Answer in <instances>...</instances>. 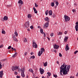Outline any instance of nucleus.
I'll use <instances>...</instances> for the list:
<instances>
[{"instance_id": "obj_38", "label": "nucleus", "mask_w": 78, "mask_h": 78, "mask_svg": "<svg viewBox=\"0 0 78 78\" xmlns=\"http://www.w3.org/2000/svg\"><path fill=\"white\" fill-rule=\"evenodd\" d=\"M2 68V65L1 64V62H0V69H1Z\"/></svg>"}, {"instance_id": "obj_29", "label": "nucleus", "mask_w": 78, "mask_h": 78, "mask_svg": "<svg viewBox=\"0 0 78 78\" xmlns=\"http://www.w3.org/2000/svg\"><path fill=\"white\" fill-rule=\"evenodd\" d=\"M14 34L16 35V36L17 37L18 36V33H17V32H14Z\"/></svg>"}, {"instance_id": "obj_9", "label": "nucleus", "mask_w": 78, "mask_h": 78, "mask_svg": "<svg viewBox=\"0 0 78 78\" xmlns=\"http://www.w3.org/2000/svg\"><path fill=\"white\" fill-rule=\"evenodd\" d=\"M44 20L47 21V22H50V19L48 17H46L44 19Z\"/></svg>"}, {"instance_id": "obj_6", "label": "nucleus", "mask_w": 78, "mask_h": 78, "mask_svg": "<svg viewBox=\"0 0 78 78\" xmlns=\"http://www.w3.org/2000/svg\"><path fill=\"white\" fill-rule=\"evenodd\" d=\"M12 37L13 38V40L14 41H16V42H18V40H17V38L16 37H15V35H12Z\"/></svg>"}, {"instance_id": "obj_36", "label": "nucleus", "mask_w": 78, "mask_h": 78, "mask_svg": "<svg viewBox=\"0 0 78 78\" xmlns=\"http://www.w3.org/2000/svg\"><path fill=\"white\" fill-rule=\"evenodd\" d=\"M41 33H42V34H43V29H41Z\"/></svg>"}, {"instance_id": "obj_25", "label": "nucleus", "mask_w": 78, "mask_h": 78, "mask_svg": "<svg viewBox=\"0 0 78 78\" xmlns=\"http://www.w3.org/2000/svg\"><path fill=\"white\" fill-rule=\"evenodd\" d=\"M2 34H5L6 32H5V30H2Z\"/></svg>"}, {"instance_id": "obj_22", "label": "nucleus", "mask_w": 78, "mask_h": 78, "mask_svg": "<svg viewBox=\"0 0 78 78\" xmlns=\"http://www.w3.org/2000/svg\"><path fill=\"white\" fill-rule=\"evenodd\" d=\"M44 67H46L47 66V62H46L43 65Z\"/></svg>"}, {"instance_id": "obj_45", "label": "nucleus", "mask_w": 78, "mask_h": 78, "mask_svg": "<svg viewBox=\"0 0 78 78\" xmlns=\"http://www.w3.org/2000/svg\"><path fill=\"white\" fill-rule=\"evenodd\" d=\"M31 29H33V26H31L30 27Z\"/></svg>"}, {"instance_id": "obj_48", "label": "nucleus", "mask_w": 78, "mask_h": 78, "mask_svg": "<svg viewBox=\"0 0 78 78\" xmlns=\"http://www.w3.org/2000/svg\"><path fill=\"white\" fill-rule=\"evenodd\" d=\"M7 7H11V5H7Z\"/></svg>"}, {"instance_id": "obj_15", "label": "nucleus", "mask_w": 78, "mask_h": 78, "mask_svg": "<svg viewBox=\"0 0 78 78\" xmlns=\"http://www.w3.org/2000/svg\"><path fill=\"white\" fill-rule=\"evenodd\" d=\"M17 52L16 51L15 52V54L14 55H13L12 57L15 58V57H16V56H17Z\"/></svg>"}, {"instance_id": "obj_23", "label": "nucleus", "mask_w": 78, "mask_h": 78, "mask_svg": "<svg viewBox=\"0 0 78 78\" xmlns=\"http://www.w3.org/2000/svg\"><path fill=\"white\" fill-rule=\"evenodd\" d=\"M29 72H31V73H32L33 75V69H30L29 70Z\"/></svg>"}, {"instance_id": "obj_46", "label": "nucleus", "mask_w": 78, "mask_h": 78, "mask_svg": "<svg viewBox=\"0 0 78 78\" xmlns=\"http://www.w3.org/2000/svg\"><path fill=\"white\" fill-rule=\"evenodd\" d=\"M14 73L15 75H17L18 73H17V72L15 71L14 72Z\"/></svg>"}, {"instance_id": "obj_33", "label": "nucleus", "mask_w": 78, "mask_h": 78, "mask_svg": "<svg viewBox=\"0 0 78 78\" xmlns=\"http://www.w3.org/2000/svg\"><path fill=\"white\" fill-rule=\"evenodd\" d=\"M51 6H55V3L54 2H52L51 3Z\"/></svg>"}, {"instance_id": "obj_27", "label": "nucleus", "mask_w": 78, "mask_h": 78, "mask_svg": "<svg viewBox=\"0 0 78 78\" xmlns=\"http://www.w3.org/2000/svg\"><path fill=\"white\" fill-rule=\"evenodd\" d=\"M21 7H22V5L19 4V7L18 8L20 9V10L21 9Z\"/></svg>"}, {"instance_id": "obj_59", "label": "nucleus", "mask_w": 78, "mask_h": 78, "mask_svg": "<svg viewBox=\"0 0 78 78\" xmlns=\"http://www.w3.org/2000/svg\"><path fill=\"white\" fill-rule=\"evenodd\" d=\"M13 50H14V51H15L16 52V49H15L14 48L13 49Z\"/></svg>"}, {"instance_id": "obj_41", "label": "nucleus", "mask_w": 78, "mask_h": 78, "mask_svg": "<svg viewBox=\"0 0 78 78\" xmlns=\"http://www.w3.org/2000/svg\"><path fill=\"white\" fill-rule=\"evenodd\" d=\"M62 54H61L60 53H59V56H60V57H62Z\"/></svg>"}, {"instance_id": "obj_20", "label": "nucleus", "mask_w": 78, "mask_h": 78, "mask_svg": "<svg viewBox=\"0 0 78 78\" xmlns=\"http://www.w3.org/2000/svg\"><path fill=\"white\" fill-rule=\"evenodd\" d=\"M41 54H42V53H43V51H44V52L45 51V50L44 49V48H41Z\"/></svg>"}, {"instance_id": "obj_19", "label": "nucleus", "mask_w": 78, "mask_h": 78, "mask_svg": "<svg viewBox=\"0 0 78 78\" xmlns=\"http://www.w3.org/2000/svg\"><path fill=\"white\" fill-rule=\"evenodd\" d=\"M75 28L76 31H78V25H76L75 26Z\"/></svg>"}, {"instance_id": "obj_39", "label": "nucleus", "mask_w": 78, "mask_h": 78, "mask_svg": "<svg viewBox=\"0 0 78 78\" xmlns=\"http://www.w3.org/2000/svg\"><path fill=\"white\" fill-rule=\"evenodd\" d=\"M72 11H73V12H76V10H75L74 9H73L72 10Z\"/></svg>"}, {"instance_id": "obj_44", "label": "nucleus", "mask_w": 78, "mask_h": 78, "mask_svg": "<svg viewBox=\"0 0 78 78\" xmlns=\"http://www.w3.org/2000/svg\"><path fill=\"white\" fill-rule=\"evenodd\" d=\"M11 48V46H9L8 48V49H10Z\"/></svg>"}, {"instance_id": "obj_61", "label": "nucleus", "mask_w": 78, "mask_h": 78, "mask_svg": "<svg viewBox=\"0 0 78 78\" xmlns=\"http://www.w3.org/2000/svg\"><path fill=\"white\" fill-rule=\"evenodd\" d=\"M70 78H74V77L73 76H71L70 77Z\"/></svg>"}, {"instance_id": "obj_31", "label": "nucleus", "mask_w": 78, "mask_h": 78, "mask_svg": "<svg viewBox=\"0 0 78 78\" xmlns=\"http://www.w3.org/2000/svg\"><path fill=\"white\" fill-rule=\"evenodd\" d=\"M24 42H27V39L26 38H25L23 41Z\"/></svg>"}, {"instance_id": "obj_17", "label": "nucleus", "mask_w": 78, "mask_h": 78, "mask_svg": "<svg viewBox=\"0 0 78 78\" xmlns=\"http://www.w3.org/2000/svg\"><path fill=\"white\" fill-rule=\"evenodd\" d=\"M3 19L4 20H7L8 19V16H5L3 18Z\"/></svg>"}, {"instance_id": "obj_8", "label": "nucleus", "mask_w": 78, "mask_h": 78, "mask_svg": "<svg viewBox=\"0 0 78 78\" xmlns=\"http://www.w3.org/2000/svg\"><path fill=\"white\" fill-rule=\"evenodd\" d=\"M59 46L56 44L54 45V48L55 49H58Z\"/></svg>"}, {"instance_id": "obj_21", "label": "nucleus", "mask_w": 78, "mask_h": 78, "mask_svg": "<svg viewBox=\"0 0 78 78\" xmlns=\"http://www.w3.org/2000/svg\"><path fill=\"white\" fill-rule=\"evenodd\" d=\"M41 54H41V51H40L38 53V55L39 56H41Z\"/></svg>"}, {"instance_id": "obj_28", "label": "nucleus", "mask_w": 78, "mask_h": 78, "mask_svg": "<svg viewBox=\"0 0 78 78\" xmlns=\"http://www.w3.org/2000/svg\"><path fill=\"white\" fill-rule=\"evenodd\" d=\"M47 74L48 75V76H51V73H50V72L47 73Z\"/></svg>"}, {"instance_id": "obj_49", "label": "nucleus", "mask_w": 78, "mask_h": 78, "mask_svg": "<svg viewBox=\"0 0 78 78\" xmlns=\"http://www.w3.org/2000/svg\"><path fill=\"white\" fill-rule=\"evenodd\" d=\"M51 36L52 37V36H53V34L52 33H51Z\"/></svg>"}, {"instance_id": "obj_42", "label": "nucleus", "mask_w": 78, "mask_h": 78, "mask_svg": "<svg viewBox=\"0 0 78 78\" xmlns=\"http://www.w3.org/2000/svg\"><path fill=\"white\" fill-rule=\"evenodd\" d=\"M56 5H57V6H58V5H59V3L58 2H56Z\"/></svg>"}, {"instance_id": "obj_60", "label": "nucleus", "mask_w": 78, "mask_h": 78, "mask_svg": "<svg viewBox=\"0 0 78 78\" xmlns=\"http://www.w3.org/2000/svg\"><path fill=\"white\" fill-rule=\"evenodd\" d=\"M55 16H56L55 15V14H54V15L53 16V17H55Z\"/></svg>"}, {"instance_id": "obj_57", "label": "nucleus", "mask_w": 78, "mask_h": 78, "mask_svg": "<svg viewBox=\"0 0 78 78\" xmlns=\"http://www.w3.org/2000/svg\"><path fill=\"white\" fill-rule=\"evenodd\" d=\"M56 63L57 64H59V61H57L56 62Z\"/></svg>"}, {"instance_id": "obj_55", "label": "nucleus", "mask_w": 78, "mask_h": 78, "mask_svg": "<svg viewBox=\"0 0 78 78\" xmlns=\"http://www.w3.org/2000/svg\"><path fill=\"white\" fill-rule=\"evenodd\" d=\"M67 33V31H66L65 32L64 34H66Z\"/></svg>"}, {"instance_id": "obj_7", "label": "nucleus", "mask_w": 78, "mask_h": 78, "mask_svg": "<svg viewBox=\"0 0 78 78\" xmlns=\"http://www.w3.org/2000/svg\"><path fill=\"white\" fill-rule=\"evenodd\" d=\"M3 75V71H0V78H2Z\"/></svg>"}, {"instance_id": "obj_4", "label": "nucleus", "mask_w": 78, "mask_h": 78, "mask_svg": "<svg viewBox=\"0 0 78 78\" xmlns=\"http://www.w3.org/2000/svg\"><path fill=\"white\" fill-rule=\"evenodd\" d=\"M64 17L65 18V20L66 22H67V21H69L70 20V17L68 16L65 15L64 16Z\"/></svg>"}, {"instance_id": "obj_13", "label": "nucleus", "mask_w": 78, "mask_h": 78, "mask_svg": "<svg viewBox=\"0 0 78 78\" xmlns=\"http://www.w3.org/2000/svg\"><path fill=\"white\" fill-rule=\"evenodd\" d=\"M48 24H49V22H47L46 23H45V25H44V26H45L46 28H47V27H48Z\"/></svg>"}, {"instance_id": "obj_24", "label": "nucleus", "mask_w": 78, "mask_h": 78, "mask_svg": "<svg viewBox=\"0 0 78 78\" xmlns=\"http://www.w3.org/2000/svg\"><path fill=\"white\" fill-rule=\"evenodd\" d=\"M12 71H14V70H16L15 69V67L14 66H12L11 69Z\"/></svg>"}, {"instance_id": "obj_56", "label": "nucleus", "mask_w": 78, "mask_h": 78, "mask_svg": "<svg viewBox=\"0 0 78 78\" xmlns=\"http://www.w3.org/2000/svg\"><path fill=\"white\" fill-rule=\"evenodd\" d=\"M75 24L76 25H78V22H76Z\"/></svg>"}, {"instance_id": "obj_11", "label": "nucleus", "mask_w": 78, "mask_h": 78, "mask_svg": "<svg viewBox=\"0 0 78 78\" xmlns=\"http://www.w3.org/2000/svg\"><path fill=\"white\" fill-rule=\"evenodd\" d=\"M69 39V37L68 36H66L65 37V38L64 39V41L65 42H66L67 41V40Z\"/></svg>"}, {"instance_id": "obj_30", "label": "nucleus", "mask_w": 78, "mask_h": 78, "mask_svg": "<svg viewBox=\"0 0 78 78\" xmlns=\"http://www.w3.org/2000/svg\"><path fill=\"white\" fill-rule=\"evenodd\" d=\"M19 67L18 66H16L15 67V70H17V69H19Z\"/></svg>"}, {"instance_id": "obj_2", "label": "nucleus", "mask_w": 78, "mask_h": 78, "mask_svg": "<svg viewBox=\"0 0 78 78\" xmlns=\"http://www.w3.org/2000/svg\"><path fill=\"white\" fill-rule=\"evenodd\" d=\"M25 67H24L23 69H21V75L24 78L25 76V75L24 74V72H25Z\"/></svg>"}, {"instance_id": "obj_64", "label": "nucleus", "mask_w": 78, "mask_h": 78, "mask_svg": "<svg viewBox=\"0 0 78 78\" xmlns=\"http://www.w3.org/2000/svg\"><path fill=\"white\" fill-rule=\"evenodd\" d=\"M31 55H33V52H31Z\"/></svg>"}, {"instance_id": "obj_62", "label": "nucleus", "mask_w": 78, "mask_h": 78, "mask_svg": "<svg viewBox=\"0 0 78 78\" xmlns=\"http://www.w3.org/2000/svg\"><path fill=\"white\" fill-rule=\"evenodd\" d=\"M78 76V73H77L76 75V76Z\"/></svg>"}, {"instance_id": "obj_14", "label": "nucleus", "mask_w": 78, "mask_h": 78, "mask_svg": "<svg viewBox=\"0 0 78 78\" xmlns=\"http://www.w3.org/2000/svg\"><path fill=\"white\" fill-rule=\"evenodd\" d=\"M18 3L19 5H22L23 4V1L21 0H19L18 1Z\"/></svg>"}, {"instance_id": "obj_63", "label": "nucleus", "mask_w": 78, "mask_h": 78, "mask_svg": "<svg viewBox=\"0 0 78 78\" xmlns=\"http://www.w3.org/2000/svg\"><path fill=\"white\" fill-rule=\"evenodd\" d=\"M48 41H50V38H48Z\"/></svg>"}, {"instance_id": "obj_47", "label": "nucleus", "mask_w": 78, "mask_h": 78, "mask_svg": "<svg viewBox=\"0 0 78 78\" xmlns=\"http://www.w3.org/2000/svg\"><path fill=\"white\" fill-rule=\"evenodd\" d=\"M3 47V44H2L0 46V48H2Z\"/></svg>"}, {"instance_id": "obj_43", "label": "nucleus", "mask_w": 78, "mask_h": 78, "mask_svg": "<svg viewBox=\"0 0 78 78\" xmlns=\"http://www.w3.org/2000/svg\"><path fill=\"white\" fill-rule=\"evenodd\" d=\"M78 51H75L74 52V54H76V53H78Z\"/></svg>"}, {"instance_id": "obj_10", "label": "nucleus", "mask_w": 78, "mask_h": 78, "mask_svg": "<svg viewBox=\"0 0 78 78\" xmlns=\"http://www.w3.org/2000/svg\"><path fill=\"white\" fill-rule=\"evenodd\" d=\"M40 72L41 74L42 75V74H43L44 73V69L41 68H40Z\"/></svg>"}, {"instance_id": "obj_26", "label": "nucleus", "mask_w": 78, "mask_h": 78, "mask_svg": "<svg viewBox=\"0 0 78 78\" xmlns=\"http://www.w3.org/2000/svg\"><path fill=\"white\" fill-rule=\"evenodd\" d=\"M45 13L46 16H47V15H48V10H46L45 12Z\"/></svg>"}, {"instance_id": "obj_51", "label": "nucleus", "mask_w": 78, "mask_h": 78, "mask_svg": "<svg viewBox=\"0 0 78 78\" xmlns=\"http://www.w3.org/2000/svg\"><path fill=\"white\" fill-rule=\"evenodd\" d=\"M16 78H20V76H16Z\"/></svg>"}, {"instance_id": "obj_52", "label": "nucleus", "mask_w": 78, "mask_h": 78, "mask_svg": "<svg viewBox=\"0 0 78 78\" xmlns=\"http://www.w3.org/2000/svg\"><path fill=\"white\" fill-rule=\"evenodd\" d=\"M27 55V52H25L24 54V56H26Z\"/></svg>"}, {"instance_id": "obj_12", "label": "nucleus", "mask_w": 78, "mask_h": 78, "mask_svg": "<svg viewBox=\"0 0 78 78\" xmlns=\"http://www.w3.org/2000/svg\"><path fill=\"white\" fill-rule=\"evenodd\" d=\"M65 49H66V51H67V50H69V49H70V48H69V45L68 44H67L66 45Z\"/></svg>"}, {"instance_id": "obj_54", "label": "nucleus", "mask_w": 78, "mask_h": 78, "mask_svg": "<svg viewBox=\"0 0 78 78\" xmlns=\"http://www.w3.org/2000/svg\"><path fill=\"white\" fill-rule=\"evenodd\" d=\"M6 59H3L2 60V61H6Z\"/></svg>"}, {"instance_id": "obj_53", "label": "nucleus", "mask_w": 78, "mask_h": 78, "mask_svg": "<svg viewBox=\"0 0 78 78\" xmlns=\"http://www.w3.org/2000/svg\"><path fill=\"white\" fill-rule=\"evenodd\" d=\"M54 51L55 53H56L57 52V51L55 50H54Z\"/></svg>"}, {"instance_id": "obj_1", "label": "nucleus", "mask_w": 78, "mask_h": 78, "mask_svg": "<svg viewBox=\"0 0 78 78\" xmlns=\"http://www.w3.org/2000/svg\"><path fill=\"white\" fill-rule=\"evenodd\" d=\"M67 65H66L65 63H64L63 65H62L60 67V73L61 75L63 76V75H66L67 74V73L69 72V69L70 68V65L68 66L67 67ZM63 73V74L62 73Z\"/></svg>"}, {"instance_id": "obj_18", "label": "nucleus", "mask_w": 78, "mask_h": 78, "mask_svg": "<svg viewBox=\"0 0 78 78\" xmlns=\"http://www.w3.org/2000/svg\"><path fill=\"white\" fill-rule=\"evenodd\" d=\"M48 14L49 16H51L52 15V11L50 10L48 12Z\"/></svg>"}, {"instance_id": "obj_16", "label": "nucleus", "mask_w": 78, "mask_h": 78, "mask_svg": "<svg viewBox=\"0 0 78 78\" xmlns=\"http://www.w3.org/2000/svg\"><path fill=\"white\" fill-rule=\"evenodd\" d=\"M33 9L34 10V12L35 13V14H37V10H36V8L34 7L33 8Z\"/></svg>"}, {"instance_id": "obj_40", "label": "nucleus", "mask_w": 78, "mask_h": 78, "mask_svg": "<svg viewBox=\"0 0 78 78\" xmlns=\"http://www.w3.org/2000/svg\"><path fill=\"white\" fill-rule=\"evenodd\" d=\"M35 7H37L38 6V5H37L36 3H35Z\"/></svg>"}, {"instance_id": "obj_50", "label": "nucleus", "mask_w": 78, "mask_h": 78, "mask_svg": "<svg viewBox=\"0 0 78 78\" xmlns=\"http://www.w3.org/2000/svg\"><path fill=\"white\" fill-rule=\"evenodd\" d=\"M44 37H45L46 36V34H45V33H44Z\"/></svg>"}, {"instance_id": "obj_58", "label": "nucleus", "mask_w": 78, "mask_h": 78, "mask_svg": "<svg viewBox=\"0 0 78 78\" xmlns=\"http://www.w3.org/2000/svg\"><path fill=\"white\" fill-rule=\"evenodd\" d=\"M38 28H40V29H41V27L38 26Z\"/></svg>"}, {"instance_id": "obj_3", "label": "nucleus", "mask_w": 78, "mask_h": 78, "mask_svg": "<svg viewBox=\"0 0 78 78\" xmlns=\"http://www.w3.org/2000/svg\"><path fill=\"white\" fill-rule=\"evenodd\" d=\"M33 46L34 48H37V45L36 43V41H35L33 40Z\"/></svg>"}, {"instance_id": "obj_37", "label": "nucleus", "mask_w": 78, "mask_h": 78, "mask_svg": "<svg viewBox=\"0 0 78 78\" xmlns=\"http://www.w3.org/2000/svg\"><path fill=\"white\" fill-rule=\"evenodd\" d=\"M53 76H54V77H55V78H57V77H58L57 75H55V74L53 75Z\"/></svg>"}, {"instance_id": "obj_32", "label": "nucleus", "mask_w": 78, "mask_h": 78, "mask_svg": "<svg viewBox=\"0 0 78 78\" xmlns=\"http://www.w3.org/2000/svg\"><path fill=\"white\" fill-rule=\"evenodd\" d=\"M28 18H31V15L29 14L28 15Z\"/></svg>"}, {"instance_id": "obj_34", "label": "nucleus", "mask_w": 78, "mask_h": 78, "mask_svg": "<svg viewBox=\"0 0 78 78\" xmlns=\"http://www.w3.org/2000/svg\"><path fill=\"white\" fill-rule=\"evenodd\" d=\"M62 32H58V35H62Z\"/></svg>"}, {"instance_id": "obj_35", "label": "nucleus", "mask_w": 78, "mask_h": 78, "mask_svg": "<svg viewBox=\"0 0 78 78\" xmlns=\"http://www.w3.org/2000/svg\"><path fill=\"white\" fill-rule=\"evenodd\" d=\"M30 58H32V59H34V58H35V57L34 55H33V56L30 57Z\"/></svg>"}, {"instance_id": "obj_5", "label": "nucleus", "mask_w": 78, "mask_h": 78, "mask_svg": "<svg viewBox=\"0 0 78 78\" xmlns=\"http://www.w3.org/2000/svg\"><path fill=\"white\" fill-rule=\"evenodd\" d=\"M29 23H30V22H29V21H28L27 22H26L25 24H24V27H26V28H28L29 27Z\"/></svg>"}]
</instances>
